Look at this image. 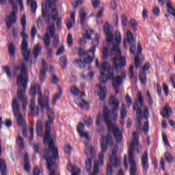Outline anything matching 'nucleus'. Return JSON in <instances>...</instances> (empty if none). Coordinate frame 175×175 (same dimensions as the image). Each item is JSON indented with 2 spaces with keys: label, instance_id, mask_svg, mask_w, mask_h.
I'll use <instances>...</instances> for the list:
<instances>
[{
  "label": "nucleus",
  "instance_id": "393cba45",
  "mask_svg": "<svg viewBox=\"0 0 175 175\" xmlns=\"http://www.w3.org/2000/svg\"><path fill=\"white\" fill-rule=\"evenodd\" d=\"M14 116L16 118V124L18 126H24L25 125V118L21 113H16Z\"/></svg>",
  "mask_w": 175,
  "mask_h": 175
},
{
  "label": "nucleus",
  "instance_id": "13d9d810",
  "mask_svg": "<svg viewBox=\"0 0 175 175\" xmlns=\"http://www.w3.org/2000/svg\"><path fill=\"white\" fill-rule=\"evenodd\" d=\"M52 84H58L59 83V79L55 75H52V78L51 79Z\"/></svg>",
  "mask_w": 175,
  "mask_h": 175
},
{
  "label": "nucleus",
  "instance_id": "680f3d73",
  "mask_svg": "<svg viewBox=\"0 0 175 175\" xmlns=\"http://www.w3.org/2000/svg\"><path fill=\"white\" fill-rule=\"evenodd\" d=\"M79 136L85 137V140H90V134L87 132L82 131V133H79Z\"/></svg>",
  "mask_w": 175,
  "mask_h": 175
},
{
  "label": "nucleus",
  "instance_id": "bb28decb",
  "mask_svg": "<svg viewBox=\"0 0 175 175\" xmlns=\"http://www.w3.org/2000/svg\"><path fill=\"white\" fill-rule=\"evenodd\" d=\"M75 23V14L73 12L70 13V18L68 19L67 22L66 23L67 29H71L73 27V24Z\"/></svg>",
  "mask_w": 175,
  "mask_h": 175
},
{
  "label": "nucleus",
  "instance_id": "473e14b6",
  "mask_svg": "<svg viewBox=\"0 0 175 175\" xmlns=\"http://www.w3.org/2000/svg\"><path fill=\"white\" fill-rule=\"evenodd\" d=\"M99 38H100V35L96 34V38L94 39L92 42V47L91 49V51L95 52V50L96 47H98V45L99 44Z\"/></svg>",
  "mask_w": 175,
  "mask_h": 175
},
{
  "label": "nucleus",
  "instance_id": "ddd939ff",
  "mask_svg": "<svg viewBox=\"0 0 175 175\" xmlns=\"http://www.w3.org/2000/svg\"><path fill=\"white\" fill-rule=\"evenodd\" d=\"M79 56L83 57L85 64H92L94 58H95V52L94 51H85L83 49H79Z\"/></svg>",
  "mask_w": 175,
  "mask_h": 175
},
{
  "label": "nucleus",
  "instance_id": "cd10ccee",
  "mask_svg": "<svg viewBox=\"0 0 175 175\" xmlns=\"http://www.w3.org/2000/svg\"><path fill=\"white\" fill-rule=\"evenodd\" d=\"M136 103L137 106H139V105L141 107L144 105V98H143V94H142V92H138L137 94V100H135V105H136Z\"/></svg>",
  "mask_w": 175,
  "mask_h": 175
},
{
  "label": "nucleus",
  "instance_id": "6e6d98bb",
  "mask_svg": "<svg viewBox=\"0 0 175 175\" xmlns=\"http://www.w3.org/2000/svg\"><path fill=\"white\" fill-rule=\"evenodd\" d=\"M130 52L131 54H135L136 52V41L130 42Z\"/></svg>",
  "mask_w": 175,
  "mask_h": 175
},
{
  "label": "nucleus",
  "instance_id": "58836bf2",
  "mask_svg": "<svg viewBox=\"0 0 175 175\" xmlns=\"http://www.w3.org/2000/svg\"><path fill=\"white\" fill-rule=\"evenodd\" d=\"M139 80L142 84H146V83H147V75L146 74V72L140 71Z\"/></svg>",
  "mask_w": 175,
  "mask_h": 175
},
{
  "label": "nucleus",
  "instance_id": "4be33fe9",
  "mask_svg": "<svg viewBox=\"0 0 175 175\" xmlns=\"http://www.w3.org/2000/svg\"><path fill=\"white\" fill-rule=\"evenodd\" d=\"M142 167L143 170L145 172H147L148 170V153L147 152V151H145L142 155Z\"/></svg>",
  "mask_w": 175,
  "mask_h": 175
},
{
  "label": "nucleus",
  "instance_id": "412c9836",
  "mask_svg": "<svg viewBox=\"0 0 175 175\" xmlns=\"http://www.w3.org/2000/svg\"><path fill=\"white\" fill-rule=\"evenodd\" d=\"M42 69L40 70V77L41 81L43 83L46 79V75L47 72V63L46 60L43 59L42 62Z\"/></svg>",
  "mask_w": 175,
  "mask_h": 175
},
{
  "label": "nucleus",
  "instance_id": "f257e3e1",
  "mask_svg": "<svg viewBox=\"0 0 175 175\" xmlns=\"http://www.w3.org/2000/svg\"><path fill=\"white\" fill-rule=\"evenodd\" d=\"M38 95V104L42 110H44V109L48 110L47 116L49 118V121H46L45 123V135L44 137V144L48 145L49 150H44L43 159H45L46 161V167L51 172L49 175H59V173L57 170V159H59L58 148L54 144V140L50 137L51 124L54 121V111L53 109H50L49 97H43L40 92H39Z\"/></svg>",
  "mask_w": 175,
  "mask_h": 175
},
{
  "label": "nucleus",
  "instance_id": "20e7f679",
  "mask_svg": "<svg viewBox=\"0 0 175 175\" xmlns=\"http://www.w3.org/2000/svg\"><path fill=\"white\" fill-rule=\"evenodd\" d=\"M100 72L101 75L100 76V83H107V80L111 81V85L115 90L118 88L120 85H122L124 80L126 79V72L122 71L121 76L117 75L114 72V69L111 67H109L107 69V63L103 62L100 68Z\"/></svg>",
  "mask_w": 175,
  "mask_h": 175
},
{
  "label": "nucleus",
  "instance_id": "9d476101",
  "mask_svg": "<svg viewBox=\"0 0 175 175\" xmlns=\"http://www.w3.org/2000/svg\"><path fill=\"white\" fill-rule=\"evenodd\" d=\"M100 146L102 149V152L98 154V161H96L94 167V172L90 174V175H96L99 172L98 170V166H103V163H105V155L103 152H106L107 151V144L105 142L101 141Z\"/></svg>",
  "mask_w": 175,
  "mask_h": 175
},
{
  "label": "nucleus",
  "instance_id": "69168bd1",
  "mask_svg": "<svg viewBox=\"0 0 175 175\" xmlns=\"http://www.w3.org/2000/svg\"><path fill=\"white\" fill-rule=\"evenodd\" d=\"M84 129H85L84 124L79 123L77 126V131L79 133H81L82 132H84Z\"/></svg>",
  "mask_w": 175,
  "mask_h": 175
},
{
  "label": "nucleus",
  "instance_id": "4468645a",
  "mask_svg": "<svg viewBox=\"0 0 175 175\" xmlns=\"http://www.w3.org/2000/svg\"><path fill=\"white\" fill-rule=\"evenodd\" d=\"M117 152H118V146L117 145H113L112 154L110 156L109 161L113 166L120 167L121 160L116 155Z\"/></svg>",
  "mask_w": 175,
  "mask_h": 175
},
{
  "label": "nucleus",
  "instance_id": "e433bc0d",
  "mask_svg": "<svg viewBox=\"0 0 175 175\" xmlns=\"http://www.w3.org/2000/svg\"><path fill=\"white\" fill-rule=\"evenodd\" d=\"M128 109H126V105L122 104L120 109V118L124 120L126 117Z\"/></svg>",
  "mask_w": 175,
  "mask_h": 175
},
{
  "label": "nucleus",
  "instance_id": "5701e85b",
  "mask_svg": "<svg viewBox=\"0 0 175 175\" xmlns=\"http://www.w3.org/2000/svg\"><path fill=\"white\" fill-rule=\"evenodd\" d=\"M12 111L14 116L16 114L21 113V109H20V105L18 104V100L17 98H14L12 103Z\"/></svg>",
  "mask_w": 175,
  "mask_h": 175
},
{
  "label": "nucleus",
  "instance_id": "a878e982",
  "mask_svg": "<svg viewBox=\"0 0 175 175\" xmlns=\"http://www.w3.org/2000/svg\"><path fill=\"white\" fill-rule=\"evenodd\" d=\"M40 53H42V46H40V44H38L34 46L33 50L35 62H36V59H38V57L39 56V54H40Z\"/></svg>",
  "mask_w": 175,
  "mask_h": 175
},
{
  "label": "nucleus",
  "instance_id": "a19ab883",
  "mask_svg": "<svg viewBox=\"0 0 175 175\" xmlns=\"http://www.w3.org/2000/svg\"><path fill=\"white\" fill-rule=\"evenodd\" d=\"M129 77L131 80H134L136 83L137 78L135 76V72L133 71V66H131L129 69Z\"/></svg>",
  "mask_w": 175,
  "mask_h": 175
},
{
  "label": "nucleus",
  "instance_id": "9b49d317",
  "mask_svg": "<svg viewBox=\"0 0 175 175\" xmlns=\"http://www.w3.org/2000/svg\"><path fill=\"white\" fill-rule=\"evenodd\" d=\"M109 105L112 109L111 117L113 121H117L118 118V111L120 110V100L114 96H111L109 101Z\"/></svg>",
  "mask_w": 175,
  "mask_h": 175
},
{
  "label": "nucleus",
  "instance_id": "423d86ee",
  "mask_svg": "<svg viewBox=\"0 0 175 175\" xmlns=\"http://www.w3.org/2000/svg\"><path fill=\"white\" fill-rule=\"evenodd\" d=\"M21 25L23 27V30L21 33V36L23 38L21 43V53L25 62H29V54H31V49H28V36L25 33V29L27 27V18L25 15L22 16L21 18Z\"/></svg>",
  "mask_w": 175,
  "mask_h": 175
},
{
  "label": "nucleus",
  "instance_id": "72a5a7b5",
  "mask_svg": "<svg viewBox=\"0 0 175 175\" xmlns=\"http://www.w3.org/2000/svg\"><path fill=\"white\" fill-rule=\"evenodd\" d=\"M37 133L40 137L43 136V123L40 120L37 121Z\"/></svg>",
  "mask_w": 175,
  "mask_h": 175
},
{
  "label": "nucleus",
  "instance_id": "4d7b16f0",
  "mask_svg": "<svg viewBox=\"0 0 175 175\" xmlns=\"http://www.w3.org/2000/svg\"><path fill=\"white\" fill-rule=\"evenodd\" d=\"M4 72L6 73L8 79H12V72H10V67L5 66L4 67Z\"/></svg>",
  "mask_w": 175,
  "mask_h": 175
},
{
  "label": "nucleus",
  "instance_id": "7c9ffc66",
  "mask_svg": "<svg viewBox=\"0 0 175 175\" xmlns=\"http://www.w3.org/2000/svg\"><path fill=\"white\" fill-rule=\"evenodd\" d=\"M0 172L1 175H6L8 168L6 167V163L5 160L0 159Z\"/></svg>",
  "mask_w": 175,
  "mask_h": 175
},
{
  "label": "nucleus",
  "instance_id": "c03bdc74",
  "mask_svg": "<svg viewBox=\"0 0 175 175\" xmlns=\"http://www.w3.org/2000/svg\"><path fill=\"white\" fill-rule=\"evenodd\" d=\"M16 143L21 148H24V139L21 137V135H18L16 139Z\"/></svg>",
  "mask_w": 175,
  "mask_h": 175
},
{
  "label": "nucleus",
  "instance_id": "0eeeda50",
  "mask_svg": "<svg viewBox=\"0 0 175 175\" xmlns=\"http://www.w3.org/2000/svg\"><path fill=\"white\" fill-rule=\"evenodd\" d=\"M138 146H139V133H133V141L129 149V163L131 165V167H130L131 175H139L137 174V167L136 166V161H135V159L133 158V151H135V148H137Z\"/></svg>",
  "mask_w": 175,
  "mask_h": 175
},
{
  "label": "nucleus",
  "instance_id": "2f4dec72",
  "mask_svg": "<svg viewBox=\"0 0 175 175\" xmlns=\"http://www.w3.org/2000/svg\"><path fill=\"white\" fill-rule=\"evenodd\" d=\"M8 54L12 58H14V57H16V46L13 42L10 43V46L8 47Z\"/></svg>",
  "mask_w": 175,
  "mask_h": 175
},
{
  "label": "nucleus",
  "instance_id": "dca6fc26",
  "mask_svg": "<svg viewBox=\"0 0 175 175\" xmlns=\"http://www.w3.org/2000/svg\"><path fill=\"white\" fill-rule=\"evenodd\" d=\"M133 109L137 111V122H136V129L140 131L142 129V116L143 114V109L141 107H139L137 103L133 104Z\"/></svg>",
  "mask_w": 175,
  "mask_h": 175
},
{
  "label": "nucleus",
  "instance_id": "338daca9",
  "mask_svg": "<svg viewBox=\"0 0 175 175\" xmlns=\"http://www.w3.org/2000/svg\"><path fill=\"white\" fill-rule=\"evenodd\" d=\"M107 175H113V169L110 164H107Z\"/></svg>",
  "mask_w": 175,
  "mask_h": 175
},
{
  "label": "nucleus",
  "instance_id": "f8f14e48",
  "mask_svg": "<svg viewBox=\"0 0 175 175\" xmlns=\"http://www.w3.org/2000/svg\"><path fill=\"white\" fill-rule=\"evenodd\" d=\"M84 154L87 157L88 159L85 161V169L88 172H90L92 167V159L96 157V148L91 147L89 153L88 150L84 151Z\"/></svg>",
  "mask_w": 175,
  "mask_h": 175
},
{
  "label": "nucleus",
  "instance_id": "e2e57ef3",
  "mask_svg": "<svg viewBox=\"0 0 175 175\" xmlns=\"http://www.w3.org/2000/svg\"><path fill=\"white\" fill-rule=\"evenodd\" d=\"M72 152V146H70V144H65V152L66 154H70Z\"/></svg>",
  "mask_w": 175,
  "mask_h": 175
},
{
  "label": "nucleus",
  "instance_id": "052dcab7",
  "mask_svg": "<svg viewBox=\"0 0 175 175\" xmlns=\"http://www.w3.org/2000/svg\"><path fill=\"white\" fill-rule=\"evenodd\" d=\"M125 101L127 103V107H131V105H132V98H131L129 94L126 96Z\"/></svg>",
  "mask_w": 175,
  "mask_h": 175
},
{
  "label": "nucleus",
  "instance_id": "603ef678",
  "mask_svg": "<svg viewBox=\"0 0 175 175\" xmlns=\"http://www.w3.org/2000/svg\"><path fill=\"white\" fill-rule=\"evenodd\" d=\"M60 65L62 66L63 68H66V65H68V59H66V57H60Z\"/></svg>",
  "mask_w": 175,
  "mask_h": 175
},
{
  "label": "nucleus",
  "instance_id": "c756f323",
  "mask_svg": "<svg viewBox=\"0 0 175 175\" xmlns=\"http://www.w3.org/2000/svg\"><path fill=\"white\" fill-rule=\"evenodd\" d=\"M57 90L59 92L56 95H55V96L53 97V100H52V105L53 106H55V103H57V101L58 100V99H59V98H61V96L62 95V88H61V86L58 85Z\"/></svg>",
  "mask_w": 175,
  "mask_h": 175
},
{
  "label": "nucleus",
  "instance_id": "de8ad7c7",
  "mask_svg": "<svg viewBox=\"0 0 175 175\" xmlns=\"http://www.w3.org/2000/svg\"><path fill=\"white\" fill-rule=\"evenodd\" d=\"M75 65H76L77 66H79V68H84V66H85V62H84V60L83 62V60L81 59H77L75 61Z\"/></svg>",
  "mask_w": 175,
  "mask_h": 175
},
{
  "label": "nucleus",
  "instance_id": "f03ea898",
  "mask_svg": "<svg viewBox=\"0 0 175 175\" xmlns=\"http://www.w3.org/2000/svg\"><path fill=\"white\" fill-rule=\"evenodd\" d=\"M103 28L104 33L106 35L107 43L109 47H110V46L112 47L111 53H116V57L113 59V67L116 72H120V68L126 66V59L125 57H121V51L120 50V44L122 42L121 34L119 31H116V40H114L113 29L109 22H106L104 24ZM116 42L117 44H116Z\"/></svg>",
  "mask_w": 175,
  "mask_h": 175
},
{
  "label": "nucleus",
  "instance_id": "3c124183",
  "mask_svg": "<svg viewBox=\"0 0 175 175\" xmlns=\"http://www.w3.org/2000/svg\"><path fill=\"white\" fill-rule=\"evenodd\" d=\"M103 59H107V57H109L108 53H109V46H105L103 50Z\"/></svg>",
  "mask_w": 175,
  "mask_h": 175
},
{
  "label": "nucleus",
  "instance_id": "79ce46f5",
  "mask_svg": "<svg viewBox=\"0 0 175 175\" xmlns=\"http://www.w3.org/2000/svg\"><path fill=\"white\" fill-rule=\"evenodd\" d=\"M167 8L168 13H170V14H172V16H174V17H175V9L173 8V6H172V3H170V1H167Z\"/></svg>",
  "mask_w": 175,
  "mask_h": 175
},
{
  "label": "nucleus",
  "instance_id": "aec40b11",
  "mask_svg": "<svg viewBox=\"0 0 175 175\" xmlns=\"http://www.w3.org/2000/svg\"><path fill=\"white\" fill-rule=\"evenodd\" d=\"M35 98H31L29 105L30 112L34 117H38V116H39V107L35 106Z\"/></svg>",
  "mask_w": 175,
  "mask_h": 175
},
{
  "label": "nucleus",
  "instance_id": "bf43d9fd",
  "mask_svg": "<svg viewBox=\"0 0 175 175\" xmlns=\"http://www.w3.org/2000/svg\"><path fill=\"white\" fill-rule=\"evenodd\" d=\"M31 9L32 13L36 12V9H38V5L36 4V1H32L31 3Z\"/></svg>",
  "mask_w": 175,
  "mask_h": 175
},
{
  "label": "nucleus",
  "instance_id": "37998d69",
  "mask_svg": "<svg viewBox=\"0 0 175 175\" xmlns=\"http://www.w3.org/2000/svg\"><path fill=\"white\" fill-rule=\"evenodd\" d=\"M126 39L129 43H133L134 42H136L135 38H133V34L132 33V32H131V31H127Z\"/></svg>",
  "mask_w": 175,
  "mask_h": 175
},
{
  "label": "nucleus",
  "instance_id": "6ab92c4d",
  "mask_svg": "<svg viewBox=\"0 0 175 175\" xmlns=\"http://www.w3.org/2000/svg\"><path fill=\"white\" fill-rule=\"evenodd\" d=\"M76 105L82 109V110H89L90 109V104L82 98H77L75 100Z\"/></svg>",
  "mask_w": 175,
  "mask_h": 175
},
{
  "label": "nucleus",
  "instance_id": "f3484780",
  "mask_svg": "<svg viewBox=\"0 0 175 175\" xmlns=\"http://www.w3.org/2000/svg\"><path fill=\"white\" fill-rule=\"evenodd\" d=\"M91 35H94V30H85V33L83 34V38H80L78 40V43L80 46H85L87 41L85 40L86 39L91 40Z\"/></svg>",
  "mask_w": 175,
  "mask_h": 175
},
{
  "label": "nucleus",
  "instance_id": "49530a36",
  "mask_svg": "<svg viewBox=\"0 0 175 175\" xmlns=\"http://www.w3.org/2000/svg\"><path fill=\"white\" fill-rule=\"evenodd\" d=\"M142 61L140 60V58H139L138 55L135 56V68L137 69L139 68H140V66H142Z\"/></svg>",
  "mask_w": 175,
  "mask_h": 175
},
{
  "label": "nucleus",
  "instance_id": "39448f33",
  "mask_svg": "<svg viewBox=\"0 0 175 175\" xmlns=\"http://www.w3.org/2000/svg\"><path fill=\"white\" fill-rule=\"evenodd\" d=\"M21 70V74L18 76L16 79V84L19 89L16 94L18 99L22 102L27 100V95H25V91L27 90V85H28V76L27 75V63L23 62L20 66H14L13 75L16 77L17 71Z\"/></svg>",
  "mask_w": 175,
  "mask_h": 175
},
{
  "label": "nucleus",
  "instance_id": "ea45409f",
  "mask_svg": "<svg viewBox=\"0 0 175 175\" xmlns=\"http://www.w3.org/2000/svg\"><path fill=\"white\" fill-rule=\"evenodd\" d=\"M70 92L72 95H75V96H79V95H81V92H80V90H79V88L75 85L71 87Z\"/></svg>",
  "mask_w": 175,
  "mask_h": 175
},
{
  "label": "nucleus",
  "instance_id": "f704fd0d",
  "mask_svg": "<svg viewBox=\"0 0 175 175\" xmlns=\"http://www.w3.org/2000/svg\"><path fill=\"white\" fill-rule=\"evenodd\" d=\"M69 172H72V175H80V169L77 167H73L72 165H69L67 167Z\"/></svg>",
  "mask_w": 175,
  "mask_h": 175
},
{
  "label": "nucleus",
  "instance_id": "b1692460",
  "mask_svg": "<svg viewBox=\"0 0 175 175\" xmlns=\"http://www.w3.org/2000/svg\"><path fill=\"white\" fill-rule=\"evenodd\" d=\"M98 95L100 100H104L106 98V87H102L100 85L96 87Z\"/></svg>",
  "mask_w": 175,
  "mask_h": 175
},
{
  "label": "nucleus",
  "instance_id": "774afa93",
  "mask_svg": "<svg viewBox=\"0 0 175 175\" xmlns=\"http://www.w3.org/2000/svg\"><path fill=\"white\" fill-rule=\"evenodd\" d=\"M129 23L130 24V25H131V27H137L138 23L137 21H136V19L135 18H132L129 21Z\"/></svg>",
  "mask_w": 175,
  "mask_h": 175
},
{
  "label": "nucleus",
  "instance_id": "2eb2a0df",
  "mask_svg": "<svg viewBox=\"0 0 175 175\" xmlns=\"http://www.w3.org/2000/svg\"><path fill=\"white\" fill-rule=\"evenodd\" d=\"M44 46L46 50L47 55L49 57L53 56V49L50 46H51V39L50 38V34L46 32L42 38Z\"/></svg>",
  "mask_w": 175,
  "mask_h": 175
},
{
  "label": "nucleus",
  "instance_id": "c9c22d12",
  "mask_svg": "<svg viewBox=\"0 0 175 175\" xmlns=\"http://www.w3.org/2000/svg\"><path fill=\"white\" fill-rule=\"evenodd\" d=\"M161 114L163 118H167V117H170V114H172V109H170V107L166 106L163 109V111L161 113Z\"/></svg>",
  "mask_w": 175,
  "mask_h": 175
},
{
  "label": "nucleus",
  "instance_id": "5fc2aeb1",
  "mask_svg": "<svg viewBox=\"0 0 175 175\" xmlns=\"http://www.w3.org/2000/svg\"><path fill=\"white\" fill-rule=\"evenodd\" d=\"M148 117H150V111H148V107H144V118L145 120H148Z\"/></svg>",
  "mask_w": 175,
  "mask_h": 175
},
{
  "label": "nucleus",
  "instance_id": "1a4fd4ad",
  "mask_svg": "<svg viewBox=\"0 0 175 175\" xmlns=\"http://www.w3.org/2000/svg\"><path fill=\"white\" fill-rule=\"evenodd\" d=\"M10 5H12V12L10 13V16L5 18V24L7 26V29H11L13 27V24H16L17 21V17L16 16V13L18 12V7H17V0H9Z\"/></svg>",
  "mask_w": 175,
  "mask_h": 175
},
{
  "label": "nucleus",
  "instance_id": "8fccbe9b",
  "mask_svg": "<svg viewBox=\"0 0 175 175\" xmlns=\"http://www.w3.org/2000/svg\"><path fill=\"white\" fill-rule=\"evenodd\" d=\"M67 44L68 47H72V46H73V38L72 37V33L68 34Z\"/></svg>",
  "mask_w": 175,
  "mask_h": 175
},
{
  "label": "nucleus",
  "instance_id": "a211bd4d",
  "mask_svg": "<svg viewBox=\"0 0 175 175\" xmlns=\"http://www.w3.org/2000/svg\"><path fill=\"white\" fill-rule=\"evenodd\" d=\"M48 29L49 31V33L52 38H53V44L55 46H58L59 44V38L58 37L55 36V26H54V24H51L48 27Z\"/></svg>",
  "mask_w": 175,
  "mask_h": 175
},
{
  "label": "nucleus",
  "instance_id": "09e8293b",
  "mask_svg": "<svg viewBox=\"0 0 175 175\" xmlns=\"http://www.w3.org/2000/svg\"><path fill=\"white\" fill-rule=\"evenodd\" d=\"M165 158L168 163H172V162H173V156L169 152H165Z\"/></svg>",
  "mask_w": 175,
  "mask_h": 175
},
{
  "label": "nucleus",
  "instance_id": "c85d7f7f",
  "mask_svg": "<svg viewBox=\"0 0 175 175\" xmlns=\"http://www.w3.org/2000/svg\"><path fill=\"white\" fill-rule=\"evenodd\" d=\"M36 88L38 91V94H39V92H42L40 91V88L39 87L38 85H36V84L33 85L29 91V94H30L31 96H32V99H35V96L36 95ZM38 99H39V94H38Z\"/></svg>",
  "mask_w": 175,
  "mask_h": 175
},
{
  "label": "nucleus",
  "instance_id": "6e6552de",
  "mask_svg": "<svg viewBox=\"0 0 175 175\" xmlns=\"http://www.w3.org/2000/svg\"><path fill=\"white\" fill-rule=\"evenodd\" d=\"M46 5L49 6L51 11H47L46 7L42 8V17L45 20L46 24H50L52 21H55L58 18V11L55 8V1L53 0H46Z\"/></svg>",
  "mask_w": 175,
  "mask_h": 175
},
{
  "label": "nucleus",
  "instance_id": "a18cd8bd",
  "mask_svg": "<svg viewBox=\"0 0 175 175\" xmlns=\"http://www.w3.org/2000/svg\"><path fill=\"white\" fill-rule=\"evenodd\" d=\"M106 143L107 146H113V144H114V139H113V136L107 135L106 137Z\"/></svg>",
  "mask_w": 175,
  "mask_h": 175
},
{
  "label": "nucleus",
  "instance_id": "4c0bfd02",
  "mask_svg": "<svg viewBox=\"0 0 175 175\" xmlns=\"http://www.w3.org/2000/svg\"><path fill=\"white\" fill-rule=\"evenodd\" d=\"M80 19L81 25H84V23L85 21V17H87V13H85V9L82 8L80 12Z\"/></svg>",
  "mask_w": 175,
  "mask_h": 175
},
{
  "label": "nucleus",
  "instance_id": "0e129e2a",
  "mask_svg": "<svg viewBox=\"0 0 175 175\" xmlns=\"http://www.w3.org/2000/svg\"><path fill=\"white\" fill-rule=\"evenodd\" d=\"M37 33H38V30L36 29V27L33 26L31 28V32L32 39H35V36H36Z\"/></svg>",
  "mask_w": 175,
  "mask_h": 175
},
{
  "label": "nucleus",
  "instance_id": "864d4df0",
  "mask_svg": "<svg viewBox=\"0 0 175 175\" xmlns=\"http://www.w3.org/2000/svg\"><path fill=\"white\" fill-rule=\"evenodd\" d=\"M146 95L148 97V103L149 106H152V105L154 104V102L152 101V97L151 96V94H150L149 90L146 91Z\"/></svg>",
  "mask_w": 175,
  "mask_h": 175
},
{
  "label": "nucleus",
  "instance_id": "7ed1b4c3",
  "mask_svg": "<svg viewBox=\"0 0 175 175\" xmlns=\"http://www.w3.org/2000/svg\"><path fill=\"white\" fill-rule=\"evenodd\" d=\"M110 114H111V111L107 107H103V113H98L96 121V125L98 128L97 132L99 135L103 136L105 129L102 125V122H105L108 126V131L113 134L116 143L120 144L122 142V132L120 130V128L117 126L116 121H113Z\"/></svg>",
  "mask_w": 175,
  "mask_h": 175
}]
</instances>
